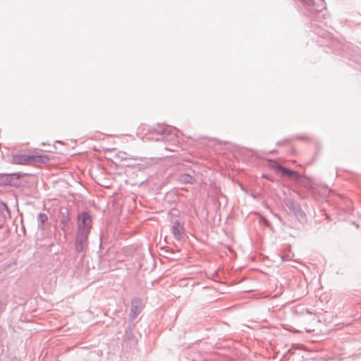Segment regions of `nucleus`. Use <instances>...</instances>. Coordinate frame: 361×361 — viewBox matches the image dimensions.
Masks as SVG:
<instances>
[{
	"label": "nucleus",
	"mask_w": 361,
	"mask_h": 361,
	"mask_svg": "<svg viewBox=\"0 0 361 361\" xmlns=\"http://www.w3.org/2000/svg\"><path fill=\"white\" fill-rule=\"evenodd\" d=\"M92 220L90 216L87 213L81 214L78 217V225L80 233L85 238L91 228Z\"/></svg>",
	"instance_id": "obj_1"
},
{
	"label": "nucleus",
	"mask_w": 361,
	"mask_h": 361,
	"mask_svg": "<svg viewBox=\"0 0 361 361\" xmlns=\"http://www.w3.org/2000/svg\"><path fill=\"white\" fill-rule=\"evenodd\" d=\"M30 164L40 166L49 161V158L46 155H30Z\"/></svg>",
	"instance_id": "obj_2"
},
{
	"label": "nucleus",
	"mask_w": 361,
	"mask_h": 361,
	"mask_svg": "<svg viewBox=\"0 0 361 361\" xmlns=\"http://www.w3.org/2000/svg\"><path fill=\"white\" fill-rule=\"evenodd\" d=\"M30 155H17L13 157L12 163L15 164H30Z\"/></svg>",
	"instance_id": "obj_3"
},
{
	"label": "nucleus",
	"mask_w": 361,
	"mask_h": 361,
	"mask_svg": "<svg viewBox=\"0 0 361 361\" xmlns=\"http://www.w3.org/2000/svg\"><path fill=\"white\" fill-rule=\"evenodd\" d=\"M278 171L283 176H288L293 179L296 180V179H298L300 177L299 174L297 172H295V171H292V170H290V169H286L283 167L279 166L278 168Z\"/></svg>",
	"instance_id": "obj_4"
},
{
	"label": "nucleus",
	"mask_w": 361,
	"mask_h": 361,
	"mask_svg": "<svg viewBox=\"0 0 361 361\" xmlns=\"http://www.w3.org/2000/svg\"><path fill=\"white\" fill-rule=\"evenodd\" d=\"M172 231L174 235L178 238L183 233V226L180 222L176 221L173 225Z\"/></svg>",
	"instance_id": "obj_5"
},
{
	"label": "nucleus",
	"mask_w": 361,
	"mask_h": 361,
	"mask_svg": "<svg viewBox=\"0 0 361 361\" xmlns=\"http://www.w3.org/2000/svg\"><path fill=\"white\" fill-rule=\"evenodd\" d=\"M179 181L183 184H192L195 180L192 176L184 173L179 176Z\"/></svg>",
	"instance_id": "obj_6"
},
{
	"label": "nucleus",
	"mask_w": 361,
	"mask_h": 361,
	"mask_svg": "<svg viewBox=\"0 0 361 361\" xmlns=\"http://www.w3.org/2000/svg\"><path fill=\"white\" fill-rule=\"evenodd\" d=\"M68 219H65L63 221V223L66 224L67 222Z\"/></svg>",
	"instance_id": "obj_7"
}]
</instances>
